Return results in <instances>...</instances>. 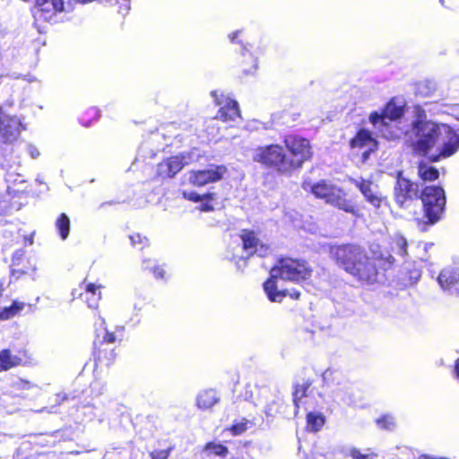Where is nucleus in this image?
I'll return each mask as SVG.
<instances>
[{
  "mask_svg": "<svg viewBox=\"0 0 459 459\" xmlns=\"http://www.w3.org/2000/svg\"><path fill=\"white\" fill-rule=\"evenodd\" d=\"M411 137L414 150L422 155L435 150L439 156L449 157L459 148V131L431 120H416Z\"/></svg>",
  "mask_w": 459,
  "mask_h": 459,
  "instance_id": "obj_1",
  "label": "nucleus"
},
{
  "mask_svg": "<svg viewBox=\"0 0 459 459\" xmlns=\"http://www.w3.org/2000/svg\"><path fill=\"white\" fill-rule=\"evenodd\" d=\"M330 255L341 267L359 281L367 283L377 281L376 265L361 247L351 244L332 247Z\"/></svg>",
  "mask_w": 459,
  "mask_h": 459,
  "instance_id": "obj_2",
  "label": "nucleus"
},
{
  "mask_svg": "<svg viewBox=\"0 0 459 459\" xmlns=\"http://www.w3.org/2000/svg\"><path fill=\"white\" fill-rule=\"evenodd\" d=\"M312 270L305 260L283 258L271 269V277L264 284L268 299L273 302H281L286 296V290H279L280 281L299 282L311 276Z\"/></svg>",
  "mask_w": 459,
  "mask_h": 459,
  "instance_id": "obj_3",
  "label": "nucleus"
},
{
  "mask_svg": "<svg viewBox=\"0 0 459 459\" xmlns=\"http://www.w3.org/2000/svg\"><path fill=\"white\" fill-rule=\"evenodd\" d=\"M302 187L305 191L311 192L316 198L324 199L329 204L346 212L354 213V206L347 200L346 194L338 186L326 180H321L313 184L310 180H304Z\"/></svg>",
  "mask_w": 459,
  "mask_h": 459,
  "instance_id": "obj_4",
  "label": "nucleus"
},
{
  "mask_svg": "<svg viewBox=\"0 0 459 459\" xmlns=\"http://www.w3.org/2000/svg\"><path fill=\"white\" fill-rule=\"evenodd\" d=\"M403 114L402 107L394 102L386 104L381 113L374 112L369 116V121L377 128L382 135L386 139L399 138L403 132L400 129H394L393 124Z\"/></svg>",
  "mask_w": 459,
  "mask_h": 459,
  "instance_id": "obj_5",
  "label": "nucleus"
},
{
  "mask_svg": "<svg viewBox=\"0 0 459 459\" xmlns=\"http://www.w3.org/2000/svg\"><path fill=\"white\" fill-rule=\"evenodd\" d=\"M420 199L429 223H436L440 220L446 203L444 189L436 186H426L421 192Z\"/></svg>",
  "mask_w": 459,
  "mask_h": 459,
  "instance_id": "obj_6",
  "label": "nucleus"
},
{
  "mask_svg": "<svg viewBox=\"0 0 459 459\" xmlns=\"http://www.w3.org/2000/svg\"><path fill=\"white\" fill-rule=\"evenodd\" d=\"M253 160L268 167H273L280 172H288L291 169V162L285 155L282 147L272 144L255 150Z\"/></svg>",
  "mask_w": 459,
  "mask_h": 459,
  "instance_id": "obj_7",
  "label": "nucleus"
},
{
  "mask_svg": "<svg viewBox=\"0 0 459 459\" xmlns=\"http://www.w3.org/2000/svg\"><path fill=\"white\" fill-rule=\"evenodd\" d=\"M284 143L292 155V159H289L291 162V169L301 167L304 161L310 159L311 146L307 139L288 135L285 137Z\"/></svg>",
  "mask_w": 459,
  "mask_h": 459,
  "instance_id": "obj_8",
  "label": "nucleus"
},
{
  "mask_svg": "<svg viewBox=\"0 0 459 459\" xmlns=\"http://www.w3.org/2000/svg\"><path fill=\"white\" fill-rule=\"evenodd\" d=\"M37 15L48 22H56L57 14L74 9L72 0H36Z\"/></svg>",
  "mask_w": 459,
  "mask_h": 459,
  "instance_id": "obj_9",
  "label": "nucleus"
},
{
  "mask_svg": "<svg viewBox=\"0 0 459 459\" xmlns=\"http://www.w3.org/2000/svg\"><path fill=\"white\" fill-rule=\"evenodd\" d=\"M195 160L194 152H182L179 155L163 160L157 166V175L161 178H173L185 166Z\"/></svg>",
  "mask_w": 459,
  "mask_h": 459,
  "instance_id": "obj_10",
  "label": "nucleus"
},
{
  "mask_svg": "<svg viewBox=\"0 0 459 459\" xmlns=\"http://www.w3.org/2000/svg\"><path fill=\"white\" fill-rule=\"evenodd\" d=\"M212 96L213 97L216 104L220 106V109L216 116L217 119L223 122H230L235 121L240 117V111L237 101L222 93L219 95L217 91H212Z\"/></svg>",
  "mask_w": 459,
  "mask_h": 459,
  "instance_id": "obj_11",
  "label": "nucleus"
},
{
  "mask_svg": "<svg viewBox=\"0 0 459 459\" xmlns=\"http://www.w3.org/2000/svg\"><path fill=\"white\" fill-rule=\"evenodd\" d=\"M23 129L21 120L14 116H9L0 108V138L4 143L15 141Z\"/></svg>",
  "mask_w": 459,
  "mask_h": 459,
  "instance_id": "obj_12",
  "label": "nucleus"
},
{
  "mask_svg": "<svg viewBox=\"0 0 459 459\" xmlns=\"http://www.w3.org/2000/svg\"><path fill=\"white\" fill-rule=\"evenodd\" d=\"M377 145V141L372 137L369 131L361 129L359 130L356 136L351 141V148L357 152V154H360L362 157V161H366L374 150H376Z\"/></svg>",
  "mask_w": 459,
  "mask_h": 459,
  "instance_id": "obj_13",
  "label": "nucleus"
},
{
  "mask_svg": "<svg viewBox=\"0 0 459 459\" xmlns=\"http://www.w3.org/2000/svg\"><path fill=\"white\" fill-rule=\"evenodd\" d=\"M226 169L223 166L212 167L209 169L192 171L189 176V182L195 186H202L208 183L219 181Z\"/></svg>",
  "mask_w": 459,
  "mask_h": 459,
  "instance_id": "obj_14",
  "label": "nucleus"
},
{
  "mask_svg": "<svg viewBox=\"0 0 459 459\" xmlns=\"http://www.w3.org/2000/svg\"><path fill=\"white\" fill-rule=\"evenodd\" d=\"M417 186L399 174L394 187L395 201L400 206L408 200H411L417 195Z\"/></svg>",
  "mask_w": 459,
  "mask_h": 459,
  "instance_id": "obj_15",
  "label": "nucleus"
},
{
  "mask_svg": "<svg viewBox=\"0 0 459 459\" xmlns=\"http://www.w3.org/2000/svg\"><path fill=\"white\" fill-rule=\"evenodd\" d=\"M241 240L243 250L247 253V256L254 254H257L259 256H264L268 253V247L260 243L253 231L243 230Z\"/></svg>",
  "mask_w": 459,
  "mask_h": 459,
  "instance_id": "obj_16",
  "label": "nucleus"
},
{
  "mask_svg": "<svg viewBox=\"0 0 459 459\" xmlns=\"http://www.w3.org/2000/svg\"><path fill=\"white\" fill-rule=\"evenodd\" d=\"M355 185L360 190L366 200L374 207H380L381 204L385 201V198L379 192L377 186L374 185L372 182L360 179L356 180Z\"/></svg>",
  "mask_w": 459,
  "mask_h": 459,
  "instance_id": "obj_17",
  "label": "nucleus"
},
{
  "mask_svg": "<svg viewBox=\"0 0 459 459\" xmlns=\"http://www.w3.org/2000/svg\"><path fill=\"white\" fill-rule=\"evenodd\" d=\"M312 382L309 379H303L300 383H296L293 387L292 399L296 410L304 405L303 398L308 397L312 392L310 389Z\"/></svg>",
  "mask_w": 459,
  "mask_h": 459,
  "instance_id": "obj_18",
  "label": "nucleus"
},
{
  "mask_svg": "<svg viewBox=\"0 0 459 459\" xmlns=\"http://www.w3.org/2000/svg\"><path fill=\"white\" fill-rule=\"evenodd\" d=\"M100 284L87 283L84 293L81 294L82 298L87 303L90 308H97L101 299Z\"/></svg>",
  "mask_w": 459,
  "mask_h": 459,
  "instance_id": "obj_19",
  "label": "nucleus"
},
{
  "mask_svg": "<svg viewBox=\"0 0 459 459\" xmlns=\"http://www.w3.org/2000/svg\"><path fill=\"white\" fill-rule=\"evenodd\" d=\"M442 289L450 290V288L459 282V268H446L437 278Z\"/></svg>",
  "mask_w": 459,
  "mask_h": 459,
  "instance_id": "obj_20",
  "label": "nucleus"
},
{
  "mask_svg": "<svg viewBox=\"0 0 459 459\" xmlns=\"http://www.w3.org/2000/svg\"><path fill=\"white\" fill-rule=\"evenodd\" d=\"M183 196L185 199L193 201V202H201L202 204L200 206V210L203 212H210L212 211L213 208L212 205L208 204V201L213 200L215 197L214 194L209 193L204 195H199L194 191H184Z\"/></svg>",
  "mask_w": 459,
  "mask_h": 459,
  "instance_id": "obj_21",
  "label": "nucleus"
},
{
  "mask_svg": "<svg viewBox=\"0 0 459 459\" xmlns=\"http://www.w3.org/2000/svg\"><path fill=\"white\" fill-rule=\"evenodd\" d=\"M216 391L210 389L199 393L196 398L197 406L201 409H210L219 402Z\"/></svg>",
  "mask_w": 459,
  "mask_h": 459,
  "instance_id": "obj_22",
  "label": "nucleus"
},
{
  "mask_svg": "<svg viewBox=\"0 0 459 459\" xmlns=\"http://www.w3.org/2000/svg\"><path fill=\"white\" fill-rule=\"evenodd\" d=\"M22 363V359L11 353L9 350H3L0 351V371H6L19 366Z\"/></svg>",
  "mask_w": 459,
  "mask_h": 459,
  "instance_id": "obj_23",
  "label": "nucleus"
},
{
  "mask_svg": "<svg viewBox=\"0 0 459 459\" xmlns=\"http://www.w3.org/2000/svg\"><path fill=\"white\" fill-rule=\"evenodd\" d=\"M407 240L403 236L396 234L392 238L391 249L400 256L405 257L407 255Z\"/></svg>",
  "mask_w": 459,
  "mask_h": 459,
  "instance_id": "obj_24",
  "label": "nucleus"
},
{
  "mask_svg": "<svg viewBox=\"0 0 459 459\" xmlns=\"http://www.w3.org/2000/svg\"><path fill=\"white\" fill-rule=\"evenodd\" d=\"M418 174L423 181H433L439 176L438 170L427 163H420L419 165Z\"/></svg>",
  "mask_w": 459,
  "mask_h": 459,
  "instance_id": "obj_25",
  "label": "nucleus"
},
{
  "mask_svg": "<svg viewBox=\"0 0 459 459\" xmlns=\"http://www.w3.org/2000/svg\"><path fill=\"white\" fill-rule=\"evenodd\" d=\"M25 307V303L13 301L12 306L0 308V321L8 320L15 316L20 313Z\"/></svg>",
  "mask_w": 459,
  "mask_h": 459,
  "instance_id": "obj_26",
  "label": "nucleus"
},
{
  "mask_svg": "<svg viewBox=\"0 0 459 459\" xmlns=\"http://www.w3.org/2000/svg\"><path fill=\"white\" fill-rule=\"evenodd\" d=\"M325 416L320 412H309L307 415V428L314 432L321 429L325 424Z\"/></svg>",
  "mask_w": 459,
  "mask_h": 459,
  "instance_id": "obj_27",
  "label": "nucleus"
},
{
  "mask_svg": "<svg viewBox=\"0 0 459 459\" xmlns=\"http://www.w3.org/2000/svg\"><path fill=\"white\" fill-rule=\"evenodd\" d=\"M56 227L58 230L60 238L66 239L70 231V220L65 213H61L56 221Z\"/></svg>",
  "mask_w": 459,
  "mask_h": 459,
  "instance_id": "obj_28",
  "label": "nucleus"
},
{
  "mask_svg": "<svg viewBox=\"0 0 459 459\" xmlns=\"http://www.w3.org/2000/svg\"><path fill=\"white\" fill-rule=\"evenodd\" d=\"M332 397L336 403H348L351 401L349 390L344 387H338L333 390Z\"/></svg>",
  "mask_w": 459,
  "mask_h": 459,
  "instance_id": "obj_29",
  "label": "nucleus"
},
{
  "mask_svg": "<svg viewBox=\"0 0 459 459\" xmlns=\"http://www.w3.org/2000/svg\"><path fill=\"white\" fill-rule=\"evenodd\" d=\"M204 451L215 455L225 456L228 453V448L221 444L211 442L205 446Z\"/></svg>",
  "mask_w": 459,
  "mask_h": 459,
  "instance_id": "obj_30",
  "label": "nucleus"
},
{
  "mask_svg": "<svg viewBox=\"0 0 459 459\" xmlns=\"http://www.w3.org/2000/svg\"><path fill=\"white\" fill-rule=\"evenodd\" d=\"M377 424L379 428L387 430H392L395 427L394 419L390 415H385L382 418L377 419Z\"/></svg>",
  "mask_w": 459,
  "mask_h": 459,
  "instance_id": "obj_31",
  "label": "nucleus"
},
{
  "mask_svg": "<svg viewBox=\"0 0 459 459\" xmlns=\"http://www.w3.org/2000/svg\"><path fill=\"white\" fill-rule=\"evenodd\" d=\"M380 263V265L385 269L390 268L394 263V257L389 253H381L379 256L376 257Z\"/></svg>",
  "mask_w": 459,
  "mask_h": 459,
  "instance_id": "obj_32",
  "label": "nucleus"
},
{
  "mask_svg": "<svg viewBox=\"0 0 459 459\" xmlns=\"http://www.w3.org/2000/svg\"><path fill=\"white\" fill-rule=\"evenodd\" d=\"M281 399L274 397L270 403H267L264 408V412L268 416H273L279 411Z\"/></svg>",
  "mask_w": 459,
  "mask_h": 459,
  "instance_id": "obj_33",
  "label": "nucleus"
},
{
  "mask_svg": "<svg viewBox=\"0 0 459 459\" xmlns=\"http://www.w3.org/2000/svg\"><path fill=\"white\" fill-rule=\"evenodd\" d=\"M350 455L352 459H375L377 457V455L373 452H369V450L363 454L357 448H351Z\"/></svg>",
  "mask_w": 459,
  "mask_h": 459,
  "instance_id": "obj_34",
  "label": "nucleus"
},
{
  "mask_svg": "<svg viewBox=\"0 0 459 459\" xmlns=\"http://www.w3.org/2000/svg\"><path fill=\"white\" fill-rule=\"evenodd\" d=\"M153 262L151 259H145L143 262L144 269H151L153 271V274L157 279H162L164 277V271L162 268L152 266Z\"/></svg>",
  "mask_w": 459,
  "mask_h": 459,
  "instance_id": "obj_35",
  "label": "nucleus"
},
{
  "mask_svg": "<svg viewBox=\"0 0 459 459\" xmlns=\"http://www.w3.org/2000/svg\"><path fill=\"white\" fill-rule=\"evenodd\" d=\"M171 451L172 447H169L167 449H155L150 453V457L151 459H168Z\"/></svg>",
  "mask_w": 459,
  "mask_h": 459,
  "instance_id": "obj_36",
  "label": "nucleus"
},
{
  "mask_svg": "<svg viewBox=\"0 0 459 459\" xmlns=\"http://www.w3.org/2000/svg\"><path fill=\"white\" fill-rule=\"evenodd\" d=\"M13 386L16 390H29L35 385L27 380L18 379L17 381L13 382Z\"/></svg>",
  "mask_w": 459,
  "mask_h": 459,
  "instance_id": "obj_37",
  "label": "nucleus"
},
{
  "mask_svg": "<svg viewBox=\"0 0 459 459\" xmlns=\"http://www.w3.org/2000/svg\"><path fill=\"white\" fill-rule=\"evenodd\" d=\"M247 423H248V421L245 420V421H241L239 423L234 424L231 427L230 430L232 431V433L234 435H240L247 429Z\"/></svg>",
  "mask_w": 459,
  "mask_h": 459,
  "instance_id": "obj_38",
  "label": "nucleus"
},
{
  "mask_svg": "<svg viewBox=\"0 0 459 459\" xmlns=\"http://www.w3.org/2000/svg\"><path fill=\"white\" fill-rule=\"evenodd\" d=\"M131 242L134 246L136 245V243H143V240L147 241L145 238H142L139 234L132 235L130 236Z\"/></svg>",
  "mask_w": 459,
  "mask_h": 459,
  "instance_id": "obj_39",
  "label": "nucleus"
},
{
  "mask_svg": "<svg viewBox=\"0 0 459 459\" xmlns=\"http://www.w3.org/2000/svg\"><path fill=\"white\" fill-rule=\"evenodd\" d=\"M104 342H107V343H112L115 342L116 340V336L113 333H108V331H105V334H104Z\"/></svg>",
  "mask_w": 459,
  "mask_h": 459,
  "instance_id": "obj_40",
  "label": "nucleus"
},
{
  "mask_svg": "<svg viewBox=\"0 0 459 459\" xmlns=\"http://www.w3.org/2000/svg\"><path fill=\"white\" fill-rule=\"evenodd\" d=\"M28 152L30 153V157L32 159H36L39 157V152L38 151V149L33 146V145H29L28 146Z\"/></svg>",
  "mask_w": 459,
  "mask_h": 459,
  "instance_id": "obj_41",
  "label": "nucleus"
},
{
  "mask_svg": "<svg viewBox=\"0 0 459 459\" xmlns=\"http://www.w3.org/2000/svg\"><path fill=\"white\" fill-rule=\"evenodd\" d=\"M242 33V30H237L231 34L229 35V38L231 42H236L237 38Z\"/></svg>",
  "mask_w": 459,
  "mask_h": 459,
  "instance_id": "obj_42",
  "label": "nucleus"
},
{
  "mask_svg": "<svg viewBox=\"0 0 459 459\" xmlns=\"http://www.w3.org/2000/svg\"><path fill=\"white\" fill-rule=\"evenodd\" d=\"M289 294L292 299H298L299 298V295L300 293L297 290H293L292 292H290V293H287L286 292V295Z\"/></svg>",
  "mask_w": 459,
  "mask_h": 459,
  "instance_id": "obj_43",
  "label": "nucleus"
},
{
  "mask_svg": "<svg viewBox=\"0 0 459 459\" xmlns=\"http://www.w3.org/2000/svg\"><path fill=\"white\" fill-rule=\"evenodd\" d=\"M45 411H46V412H48V413H53V412H55V411H53V407H52V408H47V407H44V408H42V409H40V410L37 411V412H45Z\"/></svg>",
  "mask_w": 459,
  "mask_h": 459,
  "instance_id": "obj_44",
  "label": "nucleus"
},
{
  "mask_svg": "<svg viewBox=\"0 0 459 459\" xmlns=\"http://www.w3.org/2000/svg\"><path fill=\"white\" fill-rule=\"evenodd\" d=\"M13 177H14V176H13L12 173H8V174H7V178H6V180H7V181H12Z\"/></svg>",
  "mask_w": 459,
  "mask_h": 459,
  "instance_id": "obj_45",
  "label": "nucleus"
},
{
  "mask_svg": "<svg viewBox=\"0 0 459 459\" xmlns=\"http://www.w3.org/2000/svg\"><path fill=\"white\" fill-rule=\"evenodd\" d=\"M255 69H256V63H255V61H254V65H253L252 68L250 70H248L247 72L251 73L252 70L255 71Z\"/></svg>",
  "mask_w": 459,
  "mask_h": 459,
  "instance_id": "obj_46",
  "label": "nucleus"
},
{
  "mask_svg": "<svg viewBox=\"0 0 459 459\" xmlns=\"http://www.w3.org/2000/svg\"><path fill=\"white\" fill-rule=\"evenodd\" d=\"M4 291V283L2 281H0V296L2 295Z\"/></svg>",
  "mask_w": 459,
  "mask_h": 459,
  "instance_id": "obj_47",
  "label": "nucleus"
},
{
  "mask_svg": "<svg viewBox=\"0 0 459 459\" xmlns=\"http://www.w3.org/2000/svg\"><path fill=\"white\" fill-rule=\"evenodd\" d=\"M255 129H259L260 128V126H262L261 123H258V122H255Z\"/></svg>",
  "mask_w": 459,
  "mask_h": 459,
  "instance_id": "obj_48",
  "label": "nucleus"
},
{
  "mask_svg": "<svg viewBox=\"0 0 459 459\" xmlns=\"http://www.w3.org/2000/svg\"><path fill=\"white\" fill-rule=\"evenodd\" d=\"M455 291H456V293H458V295H459V290L455 289Z\"/></svg>",
  "mask_w": 459,
  "mask_h": 459,
  "instance_id": "obj_49",
  "label": "nucleus"
}]
</instances>
